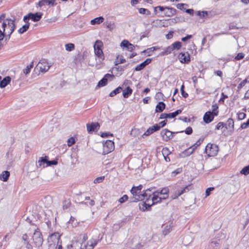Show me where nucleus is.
<instances>
[{"mask_svg": "<svg viewBox=\"0 0 249 249\" xmlns=\"http://www.w3.org/2000/svg\"><path fill=\"white\" fill-rule=\"evenodd\" d=\"M88 238L87 234H81L77 237V240L72 242L71 244L68 246V248L69 249L70 247L72 249H93L98 243L102 240V237L98 239L92 238L86 242Z\"/></svg>", "mask_w": 249, "mask_h": 249, "instance_id": "1", "label": "nucleus"}, {"mask_svg": "<svg viewBox=\"0 0 249 249\" xmlns=\"http://www.w3.org/2000/svg\"><path fill=\"white\" fill-rule=\"evenodd\" d=\"M142 187V185H140L137 187L133 186L131 188L130 192L133 195V196L130 198L131 202H135L145 199V196H148L147 192L150 191V190L149 189H147L144 193L140 194Z\"/></svg>", "mask_w": 249, "mask_h": 249, "instance_id": "2", "label": "nucleus"}, {"mask_svg": "<svg viewBox=\"0 0 249 249\" xmlns=\"http://www.w3.org/2000/svg\"><path fill=\"white\" fill-rule=\"evenodd\" d=\"M60 235L58 232H54L51 234L48 238V249L56 248L60 242Z\"/></svg>", "mask_w": 249, "mask_h": 249, "instance_id": "3", "label": "nucleus"}, {"mask_svg": "<svg viewBox=\"0 0 249 249\" xmlns=\"http://www.w3.org/2000/svg\"><path fill=\"white\" fill-rule=\"evenodd\" d=\"M153 196L152 197V203L151 204H147L146 202H142L139 203V208L142 211L148 210L152 205L155 203L160 202L162 197H159L158 195L156 193L153 192Z\"/></svg>", "mask_w": 249, "mask_h": 249, "instance_id": "4", "label": "nucleus"}, {"mask_svg": "<svg viewBox=\"0 0 249 249\" xmlns=\"http://www.w3.org/2000/svg\"><path fill=\"white\" fill-rule=\"evenodd\" d=\"M33 243L38 248L41 247L43 242V239L41 232L37 229L36 230L32 236Z\"/></svg>", "mask_w": 249, "mask_h": 249, "instance_id": "5", "label": "nucleus"}, {"mask_svg": "<svg viewBox=\"0 0 249 249\" xmlns=\"http://www.w3.org/2000/svg\"><path fill=\"white\" fill-rule=\"evenodd\" d=\"M103 43L101 41L97 40L94 45V53L101 62L104 59V55L102 51Z\"/></svg>", "mask_w": 249, "mask_h": 249, "instance_id": "6", "label": "nucleus"}, {"mask_svg": "<svg viewBox=\"0 0 249 249\" xmlns=\"http://www.w3.org/2000/svg\"><path fill=\"white\" fill-rule=\"evenodd\" d=\"M218 151V147L215 144L208 143L205 147V153L209 157L216 156Z\"/></svg>", "mask_w": 249, "mask_h": 249, "instance_id": "7", "label": "nucleus"}, {"mask_svg": "<svg viewBox=\"0 0 249 249\" xmlns=\"http://www.w3.org/2000/svg\"><path fill=\"white\" fill-rule=\"evenodd\" d=\"M42 15V13L40 12H37L36 13H30L24 17L23 20L25 22H27V21L31 19L35 22H37L40 20Z\"/></svg>", "mask_w": 249, "mask_h": 249, "instance_id": "8", "label": "nucleus"}, {"mask_svg": "<svg viewBox=\"0 0 249 249\" xmlns=\"http://www.w3.org/2000/svg\"><path fill=\"white\" fill-rule=\"evenodd\" d=\"M114 149V143L111 140H107L103 144V151L104 155L107 154Z\"/></svg>", "mask_w": 249, "mask_h": 249, "instance_id": "9", "label": "nucleus"}, {"mask_svg": "<svg viewBox=\"0 0 249 249\" xmlns=\"http://www.w3.org/2000/svg\"><path fill=\"white\" fill-rule=\"evenodd\" d=\"M51 66L45 59H41L36 65V69H39L40 71L44 73L48 71Z\"/></svg>", "mask_w": 249, "mask_h": 249, "instance_id": "10", "label": "nucleus"}, {"mask_svg": "<svg viewBox=\"0 0 249 249\" xmlns=\"http://www.w3.org/2000/svg\"><path fill=\"white\" fill-rule=\"evenodd\" d=\"M177 133L178 132H173L167 129H163L160 132V135L163 141L167 142L173 138V134Z\"/></svg>", "mask_w": 249, "mask_h": 249, "instance_id": "11", "label": "nucleus"}, {"mask_svg": "<svg viewBox=\"0 0 249 249\" xmlns=\"http://www.w3.org/2000/svg\"><path fill=\"white\" fill-rule=\"evenodd\" d=\"M114 77V76L113 74L109 73L105 74L103 78L99 81L97 86L99 87L105 86L107 84L108 80L111 81Z\"/></svg>", "mask_w": 249, "mask_h": 249, "instance_id": "12", "label": "nucleus"}, {"mask_svg": "<svg viewBox=\"0 0 249 249\" xmlns=\"http://www.w3.org/2000/svg\"><path fill=\"white\" fill-rule=\"evenodd\" d=\"M182 110L181 109H178L176 111L170 113H163L160 114V119L174 118L177 115L180 114Z\"/></svg>", "mask_w": 249, "mask_h": 249, "instance_id": "13", "label": "nucleus"}, {"mask_svg": "<svg viewBox=\"0 0 249 249\" xmlns=\"http://www.w3.org/2000/svg\"><path fill=\"white\" fill-rule=\"evenodd\" d=\"M87 128L88 133H91L95 130H98L100 128V125L98 123H92L87 124Z\"/></svg>", "mask_w": 249, "mask_h": 249, "instance_id": "14", "label": "nucleus"}, {"mask_svg": "<svg viewBox=\"0 0 249 249\" xmlns=\"http://www.w3.org/2000/svg\"><path fill=\"white\" fill-rule=\"evenodd\" d=\"M159 130H160V127L158 126V124H156L147 129V130L142 134V137L144 138V136H149Z\"/></svg>", "mask_w": 249, "mask_h": 249, "instance_id": "15", "label": "nucleus"}, {"mask_svg": "<svg viewBox=\"0 0 249 249\" xmlns=\"http://www.w3.org/2000/svg\"><path fill=\"white\" fill-rule=\"evenodd\" d=\"M178 58L182 63H188L190 61L189 54L187 53H181L178 55Z\"/></svg>", "mask_w": 249, "mask_h": 249, "instance_id": "16", "label": "nucleus"}, {"mask_svg": "<svg viewBox=\"0 0 249 249\" xmlns=\"http://www.w3.org/2000/svg\"><path fill=\"white\" fill-rule=\"evenodd\" d=\"M56 0H40L38 2V6L40 7H43L45 5H49L50 6H53L56 4L55 1Z\"/></svg>", "mask_w": 249, "mask_h": 249, "instance_id": "17", "label": "nucleus"}, {"mask_svg": "<svg viewBox=\"0 0 249 249\" xmlns=\"http://www.w3.org/2000/svg\"><path fill=\"white\" fill-rule=\"evenodd\" d=\"M121 46L123 48H126L128 51L130 52L135 49V46L126 40H124L122 41Z\"/></svg>", "mask_w": 249, "mask_h": 249, "instance_id": "18", "label": "nucleus"}, {"mask_svg": "<svg viewBox=\"0 0 249 249\" xmlns=\"http://www.w3.org/2000/svg\"><path fill=\"white\" fill-rule=\"evenodd\" d=\"M214 116L211 111L206 112L204 115L203 121L205 123L209 124L213 120Z\"/></svg>", "mask_w": 249, "mask_h": 249, "instance_id": "19", "label": "nucleus"}, {"mask_svg": "<svg viewBox=\"0 0 249 249\" xmlns=\"http://www.w3.org/2000/svg\"><path fill=\"white\" fill-rule=\"evenodd\" d=\"M173 227L172 223H166L162 225V234L164 235L168 234L171 231Z\"/></svg>", "mask_w": 249, "mask_h": 249, "instance_id": "20", "label": "nucleus"}, {"mask_svg": "<svg viewBox=\"0 0 249 249\" xmlns=\"http://www.w3.org/2000/svg\"><path fill=\"white\" fill-rule=\"evenodd\" d=\"M47 158L48 157L47 156H45V157L39 158L38 161V165H37V167H43V168L46 167V165H45L44 164L45 163L47 164Z\"/></svg>", "mask_w": 249, "mask_h": 249, "instance_id": "21", "label": "nucleus"}, {"mask_svg": "<svg viewBox=\"0 0 249 249\" xmlns=\"http://www.w3.org/2000/svg\"><path fill=\"white\" fill-rule=\"evenodd\" d=\"M225 127L226 129H231L234 128V121L232 118H229L226 123H224Z\"/></svg>", "mask_w": 249, "mask_h": 249, "instance_id": "22", "label": "nucleus"}, {"mask_svg": "<svg viewBox=\"0 0 249 249\" xmlns=\"http://www.w3.org/2000/svg\"><path fill=\"white\" fill-rule=\"evenodd\" d=\"M165 106L163 102H160L156 107V112H161L165 109Z\"/></svg>", "mask_w": 249, "mask_h": 249, "instance_id": "23", "label": "nucleus"}, {"mask_svg": "<svg viewBox=\"0 0 249 249\" xmlns=\"http://www.w3.org/2000/svg\"><path fill=\"white\" fill-rule=\"evenodd\" d=\"M11 78L9 76L4 77L0 82V88H3L5 87L10 82Z\"/></svg>", "mask_w": 249, "mask_h": 249, "instance_id": "24", "label": "nucleus"}, {"mask_svg": "<svg viewBox=\"0 0 249 249\" xmlns=\"http://www.w3.org/2000/svg\"><path fill=\"white\" fill-rule=\"evenodd\" d=\"M166 9L167 10L164 12V15L167 17H171L176 14V10L173 8H169L166 7Z\"/></svg>", "mask_w": 249, "mask_h": 249, "instance_id": "25", "label": "nucleus"}, {"mask_svg": "<svg viewBox=\"0 0 249 249\" xmlns=\"http://www.w3.org/2000/svg\"><path fill=\"white\" fill-rule=\"evenodd\" d=\"M10 176V173L8 171H4L0 175V179L3 181H6Z\"/></svg>", "mask_w": 249, "mask_h": 249, "instance_id": "26", "label": "nucleus"}, {"mask_svg": "<svg viewBox=\"0 0 249 249\" xmlns=\"http://www.w3.org/2000/svg\"><path fill=\"white\" fill-rule=\"evenodd\" d=\"M132 89L129 87H127L123 91V95L124 98H127L132 93Z\"/></svg>", "mask_w": 249, "mask_h": 249, "instance_id": "27", "label": "nucleus"}, {"mask_svg": "<svg viewBox=\"0 0 249 249\" xmlns=\"http://www.w3.org/2000/svg\"><path fill=\"white\" fill-rule=\"evenodd\" d=\"M104 20L103 17H99L96 18L90 21V23L92 25L99 24L102 23Z\"/></svg>", "mask_w": 249, "mask_h": 249, "instance_id": "28", "label": "nucleus"}, {"mask_svg": "<svg viewBox=\"0 0 249 249\" xmlns=\"http://www.w3.org/2000/svg\"><path fill=\"white\" fill-rule=\"evenodd\" d=\"M7 25L10 29L9 33L12 34L16 28V25L15 24V21L14 20L10 19L7 23Z\"/></svg>", "mask_w": 249, "mask_h": 249, "instance_id": "29", "label": "nucleus"}, {"mask_svg": "<svg viewBox=\"0 0 249 249\" xmlns=\"http://www.w3.org/2000/svg\"><path fill=\"white\" fill-rule=\"evenodd\" d=\"M30 26V23L27 21L26 22V24L22 26L18 30V32L20 34H22L25 33L27 30L29 29Z\"/></svg>", "mask_w": 249, "mask_h": 249, "instance_id": "30", "label": "nucleus"}, {"mask_svg": "<svg viewBox=\"0 0 249 249\" xmlns=\"http://www.w3.org/2000/svg\"><path fill=\"white\" fill-rule=\"evenodd\" d=\"M194 148H193V147H190L189 148L185 150L182 152V154L183 156H189L194 152Z\"/></svg>", "mask_w": 249, "mask_h": 249, "instance_id": "31", "label": "nucleus"}, {"mask_svg": "<svg viewBox=\"0 0 249 249\" xmlns=\"http://www.w3.org/2000/svg\"><path fill=\"white\" fill-rule=\"evenodd\" d=\"M159 49L158 47H152L149 48L146 50H144L143 52L147 54V56H150L152 55V52Z\"/></svg>", "mask_w": 249, "mask_h": 249, "instance_id": "32", "label": "nucleus"}, {"mask_svg": "<svg viewBox=\"0 0 249 249\" xmlns=\"http://www.w3.org/2000/svg\"><path fill=\"white\" fill-rule=\"evenodd\" d=\"M173 51V48L172 47V46L170 45L168 46L167 48H166L165 50L162 52L160 53V55H168L172 53V52Z\"/></svg>", "mask_w": 249, "mask_h": 249, "instance_id": "33", "label": "nucleus"}, {"mask_svg": "<svg viewBox=\"0 0 249 249\" xmlns=\"http://www.w3.org/2000/svg\"><path fill=\"white\" fill-rule=\"evenodd\" d=\"M169 192V190L167 187L163 188L161 189V195H163L162 197L163 199H165L168 198Z\"/></svg>", "mask_w": 249, "mask_h": 249, "instance_id": "34", "label": "nucleus"}, {"mask_svg": "<svg viewBox=\"0 0 249 249\" xmlns=\"http://www.w3.org/2000/svg\"><path fill=\"white\" fill-rule=\"evenodd\" d=\"M65 47L66 50L69 52H71L75 49L74 44L71 43L65 44Z\"/></svg>", "mask_w": 249, "mask_h": 249, "instance_id": "35", "label": "nucleus"}, {"mask_svg": "<svg viewBox=\"0 0 249 249\" xmlns=\"http://www.w3.org/2000/svg\"><path fill=\"white\" fill-rule=\"evenodd\" d=\"M34 67L33 61L31 62L30 65H28L26 68L23 70V73L28 74L30 73L31 69Z\"/></svg>", "mask_w": 249, "mask_h": 249, "instance_id": "36", "label": "nucleus"}, {"mask_svg": "<svg viewBox=\"0 0 249 249\" xmlns=\"http://www.w3.org/2000/svg\"><path fill=\"white\" fill-rule=\"evenodd\" d=\"M71 204V202L70 199H66L63 201L62 207L63 210L67 209Z\"/></svg>", "mask_w": 249, "mask_h": 249, "instance_id": "37", "label": "nucleus"}, {"mask_svg": "<svg viewBox=\"0 0 249 249\" xmlns=\"http://www.w3.org/2000/svg\"><path fill=\"white\" fill-rule=\"evenodd\" d=\"M122 90V88L121 87H118L116 89H115L114 90L111 91L109 94V96L110 97H113L117 94L120 93L121 91Z\"/></svg>", "mask_w": 249, "mask_h": 249, "instance_id": "38", "label": "nucleus"}, {"mask_svg": "<svg viewBox=\"0 0 249 249\" xmlns=\"http://www.w3.org/2000/svg\"><path fill=\"white\" fill-rule=\"evenodd\" d=\"M171 46H172V47L173 48V50H178L181 47V43L179 41H176V42H174V43H173L171 45Z\"/></svg>", "mask_w": 249, "mask_h": 249, "instance_id": "39", "label": "nucleus"}, {"mask_svg": "<svg viewBox=\"0 0 249 249\" xmlns=\"http://www.w3.org/2000/svg\"><path fill=\"white\" fill-rule=\"evenodd\" d=\"M212 111L211 113H213L214 116H217L218 114V106L215 104L212 106Z\"/></svg>", "mask_w": 249, "mask_h": 249, "instance_id": "40", "label": "nucleus"}, {"mask_svg": "<svg viewBox=\"0 0 249 249\" xmlns=\"http://www.w3.org/2000/svg\"><path fill=\"white\" fill-rule=\"evenodd\" d=\"M190 187H191L190 185H188V186H186V187H184L181 190H179V194L178 195V196H180L185 193L189 192L190 190L189 188Z\"/></svg>", "mask_w": 249, "mask_h": 249, "instance_id": "41", "label": "nucleus"}, {"mask_svg": "<svg viewBox=\"0 0 249 249\" xmlns=\"http://www.w3.org/2000/svg\"><path fill=\"white\" fill-rule=\"evenodd\" d=\"M249 78H247L242 81L237 86L238 90H240L242 87H243L247 82H249Z\"/></svg>", "mask_w": 249, "mask_h": 249, "instance_id": "42", "label": "nucleus"}, {"mask_svg": "<svg viewBox=\"0 0 249 249\" xmlns=\"http://www.w3.org/2000/svg\"><path fill=\"white\" fill-rule=\"evenodd\" d=\"M128 64H127L125 66H119L116 67H114L113 68V70H115L118 71L122 72L128 66Z\"/></svg>", "mask_w": 249, "mask_h": 249, "instance_id": "43", "label": "nucleus"}, {"mask_svg": "<svg viewBox=\"0 0 249 249\" xmlns=\"http://www.w3.org/2000/svg\"><path fill=\"white\" fill-rule=\"evenodd\" d=\"M241 174L247 175L249 174V165L244 167L240 171Z\"/></svg>", "mask_w": 249, "mask_h": 249, "instance_id": "44", "label": "nucleus"}, {"mask_svg": "<svg viewBox=\"0 0 249 249\" xmlns=\"http://www.w3.org/2000/svg\"><path fill=\"white\" fill-rule=\"evenodd\" d=\"M145 67H146V66L144 65V64L143 62H142V63L137 65L135 67V71H140L143 70Z\"/></svg>", "mask_w": 249, "mask_h": 249, "instance_id": "45", "label": "nucleus"}, {"mask_svg": "<svg viewBox=\"0 0 249 249\" xmlns=\"http://www.w3.org/2000/svg\"><path fill=\"white\" fill-rule=\"evenodd\" d=\"M185 132L186 134L187 135H190L193 132V129H192V128L190 126H189L188 127L186 128V129H185V131H180L179 132L180 133H183V132Z\"/></svg>", "mask_w": 249, "mask_h": 249, "instance_id": "46", "label": "nucleus"}, {"mask_svg": "<svg viewBox=\"0 0 249 249\" xmlns=\"http://www.w3.org/2000/svg\"><path fill=\"white\" fill-rule=\"evenodd\" d=\"M75 142V141L74 138L71 137L68 140L67 144L69 146H71L72 145L74 144Z\"/></svg>", "mask_w": 249, "mask_h": 249, "instance_id": "47", "label": "nucleus"}, {"mask_svg": "<svg viewBox=\"0 0 249 249\" xmlns=\"http://www.w3.org/2000/svg\"><path fill=\"white\" fill-rule=\"evenodd\" d=\"M164 97V95L160 92H158L156 94L155 98L157 100H162Z\"/></svg>", "mask_w": 249, "mask_h": 249, "instance_id": "48", "label": "nucleus"}, {"mask_svg": "<svg viewBox=\"0 0 249 249\" xmlns=\"http://www.w3.org/2000/svg\"><path fill=\"white\" fill-rule=\"evenodd\" d=\"M197 15L201 18H204L208 15V12L206 11H198Z\"/></svg>", "mask_w": 249, "mask_h": 249, "instance_id": "49", "label": "nucleus"}, {"mask_svg": "<svg viewBox=\"0 0 249 249\" xmlns=\"http://www.w3.org/2000/svg\"><path fill=\"white\" fill-rule=\"evenodd\" d=\"M246 114L244 112H239L237 113L238 119L239 120H242L245 118Z\"/></svg>", "mask_w": 249, "mask_h": 249, "instance_id": "50", "label": "nucleus"}, {"mask_svg": "<svg viewBox=\"0 0 249 249\" xmlns=\"http://www.w3.org/2000/svg\"><path fill=\"white\" fill-rule=\"evenodd\" d=\"M57 164V161L56 160H47V165H46V167L50 166L53 165H56Z\"/></svg>", "mask_w": 249, "mask_h": 249, "instance_id": "51", "label": "nucleus"}, {"mask_svg": "<svg viewBox=\"0 0 249 249\" xmlns=\"http://www.w3.org/2000/svg\"><path fill=\"white\" fill-rule=\"evenodd\" d=\"M128 196L126 195H124L122 197L120 198L118 201L120 203H123L126 201L128 199Z\"/></svg>", "mask_w": 249, "mask_h": 249, "instance_id": "52", "label": "nucleus"}, {"mask_svg": "<svg viewBox=\"0 0 249 249\" xmlns=\"http://www.w3.org/2000/svg\"><path fill=\"white\" fill-rule=\"evenodd\" d=\"M105 177L104 176H101L99 177H98L96 178L94 180V183H99L103 181V180L104 179Z\"/></svg>", "mask_w": 249, "mask_h": 249, "instance_id": "53", "label": "nucleus"}, {"mask_svg": "<svg viewBox=\"0 0 249 249\" xmlns=\"http://www.w3.org/2000/svg\"><path fill=\"white\" fill-rule=\"evenodd\" d=\"M139 12L140 14H150V11L145 8H140L139 9Z\"/></svg>", "mask_w": 249, "mask_h": 249, "instance_id": "54", "label": "nucleus"}, {"mask_svg": "<svg viewBox=\"0 0 249 249\" xmlns=\"http://www.w3.org/2000/svg\"><path fill=\"white\" fill-rule=\"evenodd\" d=\"M117 59L118 60V63H124L125 62V59L124 58L122 55H118Z\"/></svg>", "mask_w": 249, "mask_h": 249, "instance_id": "55", "label": "nucleus"}, {"mask_svg": "<svg viewBox=\"0 0 249 249\" xmlns=\"http://www.w3.org/2000/svg\"><path fill=\"white\" fill-rule=\"evenodd\" d=\"M11 19H6L4 20L2 23V28L3 29V32H5V28L6 27L7 25V23L8 22L9 20H10Z\"/></svg>", "mask_w": 249, "mask_h": 249, "instance_id": "56", "label": "nucleus"}, {"mask_svg": "<svg viewBox=\"0 0 249 249\" xmlns=\"http://www.w3.org/2000/svg\"><path fill=\"white\" fill-rule=\"evenodd\" d=\"M162 153L163 156L164 157L165 156V155L167 156L170 153V152L169 151V150L168 148L165 147L162 149Z\"/></svg>", "mask_w": 249, "mask_h": 249, "instance_id": "57", "label": "nucleus"}, {"mask_svg": "<svg viewBox=\"0 0 249 249\" xmlns=\"http://www.w3.org/2000/svg\"><path fill=\"white\" fill-rule=\"evenodd\" d=\"M203 142V140L199 139L191 147H193V148H194V150L198 146L201 142Z\"/></svg>", "mask_w": 249, "mask_h": 249, "instance_id": "58", "label": "nucleus"}, {"mask_svg": "<svg viewBox=\"0 0 249 249\" xmlns=\"http://www.w3.org/2000/svg\"><path fill=\"white\" fill-rule=\"evenodd\" d=\"M249 126V118L248 119V120L246 122L243 123L241 125V128L242 129H246Z\"/></svg>", "mask_w": 249, "mask_h": 249, "instance_id": "59", "label": "nucleus"}, {"mask_svg": "<svg viewBox=\"0 0 249 249\" xmlns=\"http://www.w3.org/2000/svg\"><path fill=\"white\" fill-rule=\"evenodd\" d=\"M225 127L223 122H219L215 126V129L219 130Z\"/></svg>", "mask_w": 249, "mask_h": 249, "instance_id": "60", "label": "nucleus"}, {"mask_svg": "<svg viewBox=\"0 0 249 249\" xmlns=\"http://www.w3.org/2000/svg\"><path fill=\"white\" fill-rule=\"evenodd\" d=\"M244 57V54L242 53H238L235 57V59L237 60H240L243 58Z\"/></svg>", "mask_w": 249, "mask_h": 249, "instance_id": "61", "label": "nucleus"}, {"mask_svg": "<svg viewBox=\"0 0 249 249\" xmlns=\"http://www.w3.org/2000/svg\"><path fill=\"white\" fill-rule=\"evenodd\" d=\"M181 171H182V169L181 168H178L176 170H175L172 172V176H175L177 174L180 173Z\"/></svg>", "mask_w": 249, "mask_h": 249, "instance_id": "62", "label": "nucleus"}, {"mask_svg": "<svg viewBox=\"0 0 249 249\" xmlns=\"http://www.w3.org/2000/svg\"><path fill=\"white\" fill-rule=\"evenodd\" d=\"M166 9V7H164L160 6H157L155 8L154 10L155 12H157L158 10H159L160 11H163Z\"/></svg>", "mask_w": 249, "mask_h": 249, "instance_id": "63", "label": "nucleus"}, {"mask_svg": "<svg viewBox=\"0 0 249 249\" xmlns=\"http://www.w3.org/2000/svg\"><path fill=\"white\" fill-rule=\"evenodd\" d=\"M167 123V120H164L161 121L159 123V124H158V126L160 127V129L161 127H164Z\"/></svg>", "mask_w": 249, "mask_h": 249, "instance_id": "64", "label": "nucleus"}]
</instances>
